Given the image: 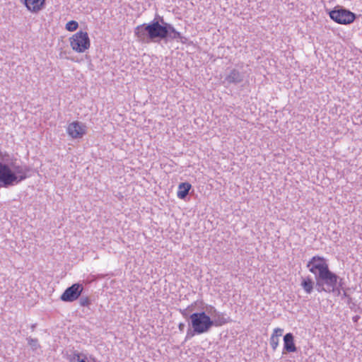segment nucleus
Returning a JSON list of instances; mask_svg holds the SVG:
<instances>
[{"label": "nucleus", "instance_id": "1a4fd4ad", "mask_svg": "<svg viewBox=\"0 0 362 362\" xmlns=\"http://www.w3.org/2000/svg\"><path fill=\"white\" fill-rule=\"evenodd\" d=\"M67 133L73 139L81 138L86 134V126L78 122H73L69 124Z\"/></svg>", "mask_w": 362, "mask_h": 362}, {"label": "nucleus", "instance_id": "412c9836", "mask_svg": "<svg viewBox=\"0 0 362 362\" xmlns=\"http://www.w3.org/2000/svg\"><path fill=\"white\" fill-rule=\"evenodd\" d=\"M185 324L183 322H180L178 325V329L180 332H182L185 329Z\"/></svg>", "mask_w": 362, "mask_h": 362}, {"label": "nucleus", "instance_id": "9b49d317", "mask_svg": "<svg viewBox=\"0 0 362 362\" xmlns=\"http://www.w3.org/2000/svg\"><path fill=\"white\" fill-rule=\"evenodd\" d=\"M284 351L288 353L297 351L294 343V337L292 333H287L284 337Z\"/></svg>", "mask_w": 362, "mask_h": 362}, {"label": "nucleus", "instance_id": "423d86ee", "mask_svg": "<svg viewBox=\"0 0 362 362\" xmlns=\"http://www.w3.org/2000/svg\"><path fill=\"white\" fill-rule=\"evenodd\" d=\"M71 48L78 53L84 52L90 47V39L86 32L80 30L70 38Z\"/></svg>", "mask_w": 362, "mask_h": 362}, {"label": "nucleus", "instance_id": "f03ea898", "mask_svg": "<svg viewBox=\"0 0 362 362\" xmlns=\"http://www.w3.org/2000/svg\"><path fill=\"white\" fill-rule=\"evenodd\" d=\"M306 267L315 275V288L318 292L330 293L337 291L338 295L340 294V290L337 287L339 277L329 270L324 257L317 255L313 257Z\"/></svg>", "mask_w": 362, "mask_h": 362}, {"label": "nucleus", "instance_id": "b1692460", "mask_svg": "<svg viewBox=\"0 0 362 362\" xmlns=\"http://www.w3.org/2000/svg\"><path fill=\"white\" fill-rule=\"evenodd\" d=\"M350 296L344 291L343 293V297L348 298Z\"/></svg>", "mask_w": 362, "mask_h": 362}, {"label": "nucleus", "instance_id": "f8f14e48", "mask_svg": "<svg viewBox=\"0 0 362 362\" xmlns=\"http://www.w3.org/2000/svg\"><path fill=\"white\" fill-rule=\"evenodd\" d=\"M192 186L188 182H182L179 185L178 191L177 193V197L180 199H185L187 194H189V191L191 189Z\"/></svg>", "mask_w": 362, "mask_h": 362}, {"label": "nucleus", "instance_id": "ddd939ff", "mask_svg": "<svg viewBox=\"0 0 362 362\" xmlns=\"http://www.w3.org/2000/svg\"><path fill=\"white\" fill-rule=\"evenodd\" d=\"M300 285L303 287V290L305 291V293L310 294L313 292L314 287V281L310 277L307 276L305 278H302Z\"/></svg>", "mask_w": 362, "mask_h": 362}, {"label": "nucleus", "instance_id": "4468645a", "mask_svg": "<svg viewBox=\"0 0 362 362\" xmlns=\"http://www.w3.org/2000/svg\"><path fill=\"white\" fill-rule=\"evenodd\" d=\"M28 344L33 350H36L40 347L38 340L37 339H33L31 337L27 338Z\"/></svg>", "mask_w": 362, "mask_h": 362}, {"label": "nucleus", "instance_id": "a211bd4d", "mask_svg": "<svg viewBox=\"0 0 362 362\" xmlns=\"http://www.w3.org/2000/svg\"><path fill=\"white\" fill-rule=\"evenodd\" d=\"M279 339L276 336H271L270 337V345L273 351H276L279 346Z\"/></svg>", "mask_w": 362, "mask_h": 362}, {"label": "nucleus", "instance_id": "f3484780", "mask_svg": "<svg viewBox=\"0 0 362 362\" xmlns=\"http://www.w3.org/2000/svg\"><path fill=\"white\" fill-rule=\"evenodd\" d=\"M195 329L194 328H192L191 327H189L187 331V334H186V337H185V341H187L188 339H191L192 337H193L195 334H201L199 332H194Z\"/></svg>", "mask_w": 362, "mask_h": 362}, {"label": "nucleus", "instance_id": "f257e3e1", "mask_svg": "<svg viewBox=\"0 0 362 362\" xmlns=\"http://www.w3.org/2000/svg\"><path fill=\"white\" fill-rule=\"evenodd\" d=\"M134 35L139 42L145 44L159 42L161 40L165 42L176 40L184 43L187 40V38L177 31L172 24L165 22L163 17L160 21L153 19L148 23L136 26L134 29Z\"/></svg>", "mask_w": 362, "mask_h": 362}, {"label": "nucleus", "instance_id": "6e6552de", "mask_svg": "<svg viewBox=\"0 0 362 362\" xmlns=\"http://www.w3.org/2000/svg\"><path fill=\"white\" fill-rule=\"evenodd\" d=\"M208 313L212 316L213 327H220L229 322L228 319L226 317V314L217 311L214 306H210Z\"/></svg>", "mask_w": 362, "mask_h": 362}, {"label": "nucleus", "instance_id": "a878e982", "mask_svg": "<svg viewBox=\"0 0 362 362\" xmlns=\"http://www.w3.org/2000/svg\"><path fill=\"white\" fill-rule=\"evenodd\" d=\"M35 327V325H32V327H31V328H32V330H34Z\"/></svg>", "mask_w": 362, "mask_h": 362}, {"label": "nucleus", "instance_id": "39448f33", "mask_svg": "<svg viewBox=\"0 0 362 362\" xmlns=\"http://www.w3.org/2000/svg\"><path fill=\"white\" fill-rule=\"evenodd\" d=\"M329 16L334 22L343 25L353 23L356 18L354 13L340 6H337L333 10L330 11Z\"/></svg>", "mask_w": 362, "mask_h": 362}, {"label": "nucleus", "instance_id": "dca6fc26", "mask_svg": "<svg viewBox=\"0 0 362 362\" xmlns=\"http://www.w3.org/2000/svg\"><path fill=\"white\" fill-rule=\"evenodd\" d=\"M193 309H194V305H191L183 310H180V313L185 318H187L188 317H189V315H190L189 313L193 310Z\"/></svg>", "mask_w": 362, "mask_h": 362}, {"label": "nucleus", "instance_id": "5701e85b", "mask_svg": "<svg viewBox=\"0 0 362 362\" xmlns=\"http://www.w3.org/2000/svg\"><path fill=\"white\" fill-rule=\"evenodd\" d=\"M337 285L339 286V288H341V289L343 288H342V279H338V283H337Z\"/></svg>", "mask_w": 362, "mask_h": 362}, {"label": "nucleus", "instance_id": "9d476101", "mask_svg": "<svg viewBox=\"0 0 362 362\" xmlns=\"http://www.w3.org/2000/svg\"><path fill=\"white\" fill-rule=\"evenodd\" d=\"M244 74L240 72V71L233 69L226 76L224 79V83L227 84H238L243 81L244 79Z\"/></svg>", "mask_w": 362, "mask_h": 362}, {"label": "nucleus", "instance_id": "20e7f679", "mask_svg": "<svg viewBox=\"0 0 362 362\" xmlns=\"http://www.w3.org/2000/svg\"><path fill=\"white\" fill-rule=\"evenodd\" d=\"M189 327L194 328L196 332H208L212 326V320L205 312L194 313L189 315Z\"/></svg>", "mask_w": 362, "mask_h": 362}, {"label": "nucleus", "instance_id": "393cba45", "mask_svg": "<svg viewBox=\"0 0 362 362\" xmlns=\"http://www.w3.org/2000/svg\"><path fill=\"white\" fill-rule=\"evenodd\" d=\"M351 300H352V298H351V297H350V296H349V297L347 298V303H348V304H350V303H351Z\"/></svg>", "mask_w": 362, "mask_h": 362}, {"label": "nucleus", "instance_id": "aec40b11", "mask_svg": "<svg viewBox=\"0 0 362 362\" xmlns=\"http://www.w3.org/2000/svg\"><path fill=\"white\" fill-rule=\"evenodd\" d=\"M283 332H284L283 329L276 328L274 329V332L272 334V336H276L277 338H279V337L282 335Z\"/></svg>", "mask_w": 362, "mask_h": 362}, {"label": "nucleus", "instance_id": "7ed1b4c3", "mask_svg": "<svg viewBox=\"0 0 362 362\" xmlns=\"http://www.w3.org/2000/svg\"><path fill=\"white\" fill-rule=\"evenodd\" d=\"M30 168L19 165L16 159L10 158L8 154L1 153V187L14 186L29 177Z\"/></svg>", "mask_w": 362, "mask_h": 362}, {"label": "nucleus", "instance_id": "2eb2a0df", "mask_svg": "<svg viewBox=\"0 0 362 362\" xmlns=\"http://www.w3.org/2000/svg\"><path fill=\"white\" fill-rule=\"evenodd\" d=\"M78 27V24L76 21H70L66 24V29L69 31H74Z\"/></svg>", "mask_w": 362, "mask_h": 362}, {"label": "nucleus", "instance_id": "0eeeda50", "mask_svg": "<svg viewBox=\"0 0 362 362\" xmlns=\"http://www.w3.org/2000/svg\"><path fill=\"white\" fill-rule=\"evenodd\" d=\"M83 291V286L80 283H76L66 288L60 296V300L64 302H73L77 300Z\"/></svg>", "mask_w": 362, "mask_h": 362}, {"label": "nucleus", "instance_id": "4be33fe9", "mask_svg": "<svg viewBox=\"0 0 362 362\" xmlns=\"http://www.w3.org/2000/svg\"><path fill=\"white\" fill-rule=\"evenodd\" d=\"M360 316L359 315H355L352 317V320L354 322H358V321L360 320Z\"/></svg>", "mask_w": 362, "mask_h": 362}, {"label": "nucleus", "instance_id": "6ab92c4d", "mask_svg": "<svg viewBox=\"0 0 362 362\" xmlns=\"http://www.w3.org/2000/svg\"><path fill=\"white\" fill-rule=\"evenodd\" d=\"M79 303L81 306L86 307L90 304V300L88 296H82L80 298Z\"/></svg>", "mask_w": 362, "mask_h": 362}]
</instances>
